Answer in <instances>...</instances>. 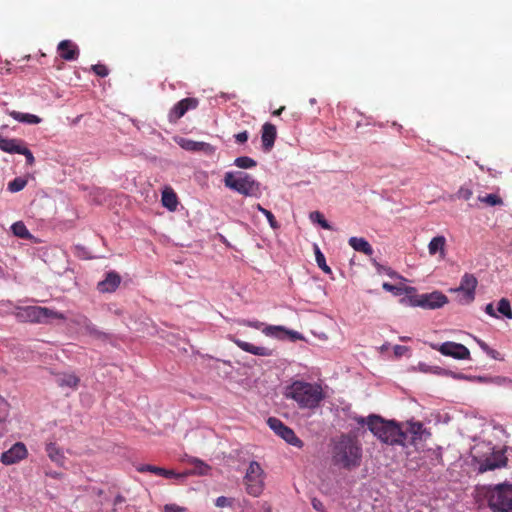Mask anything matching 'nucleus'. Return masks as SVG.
<instances>
[{
    "mask_svg": "<svg viewBox=\"0 0 512 512\" xmlns=\"http://www.w3.org/2000/svg\"><path fill=\"white\" fill-rule=\"evenodd\" d=\"M262 509H263L264 512H271L272 511L271 505L268 504L267 502L262 504Z\"/></svg>",
    "mask_w": 512,
    "mask_h": 512,
    "instance_id": "58",
    "label": "nucleus"
},
{
    "mask_svg": "<svg viewBox=\"0 0 512 512\" xmlns=\"http://www.w3.org/2000/svg\"><path fill=\"white\" fill-rule=\"evenodd\" d=\"M382 287H383L384 290H386L388 292H392L395 295H400L401 292H402V288L401 287H397V286H395L393 284H390L388 282H384Z\"/></svg>",
    "mask_w": 512,
    "mask_h": 512,
    "instance_id": "43",
    "label": "nucleus"
},
{
    "mask_svg": "<svg viewBox=\"0 0 512 512\" xmlns=\"http://www.w3.org/2000/svg\"><path fill=\"white\" fill-rule=\"evenodd\" d=\"M256 209L258 211H260L268 220L270 226L273 228V229H277L279 228V224L275 218V216L272 214L271 211L263 208L260 204H257L256 206Z\"/></svg>",
    "mask_w": 512,
    "mask_h": 512,
    "instance_id": "33",
    "label": "nucleus"
},
{
    "mask_svg": "<svg viewBox=\"0 0 512 512\" xmlns=\"http://www.w3.org/2000/svg\"><path fill=\"white\" fill-rule=\"evenodd\" d=\"M406 435H410V444L416 445L418 442L426 441L431 433L424 427V425L417 421H407L406 423Z\"/></svg>",
    "mask_w": 512,
    "mask_h": 512,
    "instance_id": "15",
    "label": "nucleus"
},
{
    "mask_svg": "<svg viewBox=\"0 0 512 512\" xmlns=\"http://www.w3.org/2000/svg\"><path fill=\"white\" fill-rule=\"evenodd\" d=\"M215 504L217 507H225L229 504V500H228V498H226L224 496H220L216 499Z\"/></svg>",
    "mask_w": 512,
    "mask_h": 512,
    "instance_id": "49",
    "label": "nucleus"
},
{
    "mask_svg": "<svg viewBox=\"0 0 512 512\" xmlns=\"http://www.w3.org/2000/svg\"><path fill=\"white\" fill-rule=\"evenodd\" d=\"M199 101L197 98H184L178 101L169 111L168 119L171 123H176L187 111L196 109Z\"/></svg>",
    "mask_w": 512,
    "mask_h": 512,
    "instance_id": "14",
    "label": "nucleus"
},
{
    "mask_svg": "<svg viewBox=\"0 0 512 512\" xmlns=\"http://www.w3.org/2000/svg\"><path fill=\"white\" fill-rule=\"evenodd\" d=\"M164 477L165 478H183V477H185V474H179V473H176L174 470L165 469Z\"/></svg>",
    "mask_w": 512,
    "mask_h": 512,
    "instance_id": "47",
    "label": "nucleus"
},
{
    "mask_svg": "<svg viewBox=\"0 0 512 512\" xmlns=\"http://www.w3.org/2000/svg\"><path fill=\"white\" fill-rule=\"evenodd\" d=\"M60 57L66 61H73L79 57L78 46L71 40H62L57 47Z\"/></svg>",
    "mask_w": 512,
    "mask_h": 512,
    "instance_id": "19",
    "label": "nucleus"
},
{
    "mask_svg": "<svg viewBox=\"0 0 512 512\" xmlns=\"http://www.w3.org/2000/svg\"><path fill=\"white\" fill-rule=\"evenodd\" d=\"M446 239L444 236H436L431 239L428 245V251L430 255L440 253L441 258L445 255Z\"/></svg>",
    "mask_w": 512,
    "mask_h": 512,
    "instance_id": "25",
    "label": "nucleus"
},
{
    "mask_svg": "<svg viewBox=\"0 0 512 512\" xmlns=\"http://www.w3.org/2000/svg\"><path fill=\"white\" fill-rule=\"evenodd\" d=\"M155 466L150 464H143L137 467V471L140 473L151 472L154 473Z\"/></svg>",
    "mask_w": 512,
    "mask_h": 512,
    "instance_id": "45",
    "label": "nucleus"
},
{
    "mask_svg": "<svg viewBox=\"0 0 512 512\" xmlns=\"http://www.w3.org/2000/svg\"><path fill=\"white\" fill-rule=\"evenodd\" d=\"M406 350H407V347L401 346V345H397L394 348V352L396 355H402Z\"/></svg>",
    "mask_w": 512,
    "mask_h": 512,
    "instance_id": "53",
    "label": "nucleus"
},
{
    "mask_svg": "<svg viewBox=\"0 0 512 512\" xmlns=\"http://www.w3.org/2000/svg\"><path fill=\"white\" fill-rule=\"evenodd\" d=\"M315 258L319 268H321L325 273H331L330 267L326 264L325 256L318 246H315Z\"/></svg>",
    "mask_w": 512,
    "mask_h": 512,
    "instance_id": "32",
    "label": "nucleus"
},
{
    "mask_svg": "<svg viewBox=\"0 0 512 512\" xmlns=\"http://www.w3.org/2000/svg\"><path fill=\"white\" fill-rule=\"evenodd\" d=\"M134 507L128 505L126 506V512H131L133 510Z\"/></svg>",
    "mask_w": 512,
    "mask_h": 512,
    "instance_id": "60",
    "label": "nucleus"
},
{
    "mask_svg": "<svg viewBox=\"0 0 512 512\" xmlns=\"http://www.w3.org/2000/svg\"><path fill=\"white\" fill-rule=\"evenodd\" d=\"M277 130L274 124L266 122L262 126L261 141L264 151L269 152L275 143Z\"/></svg>",
    "mask_w": 512,
    "mask_h": 512,
    "instance_id": "18",
    "label": "nucleus"
},
{
    "mask_svg": "<svg viewBox=\"0 0 512 512\" xmlns=\"http://www.w3.org/2000/svg\"><path fill=\"white\" fill-rule=\"evenodd\" d=\"M286 396L293 399L300 408H317L324 400L325 394L318 383L296 380L287 387Z\"/></svg>",
    "mask_w": 512,
    "mask_h": 512,
    "instance_id": "3",
    "label": "nucleus"
},
{
    "mask_svg": "<svg viewBox=\"0 0 512 512\" xmlns=\"http://www.w3.org/2000/svg\"><path fill=\"white\" fill-rule=\"evenodd\" d=\"M485 496L493 512H512V484L501 483L487 488Z\"/></svg>",
    "mask_w": 512,
    "mask_h": 512,
    "instance_id": "5",
    "label": "nucleus"
},
{
    "mask_svg": "<svg viewBox=\"0 0 512 512\" xmlns=\"http://www.w3.org/2000/svg\"><path fill=\"white\" fill-rule=\"evenodd\" d=\"M364 422H365L364 418H361L360 420H358L359 424H363Z\"/></svg>",
    "mask_w": 512,
    "mask_h": 512,
    "instance_id": "62",
    "label": "nucleus"
},
{
    "mask_svg": "<svg viewBox=\"0 0 512 512\" xmlns=\"http://www.w3.org/2000/svg\"><path fill=\"white\" fill-rule=\"evenodd\" d=\"M55 382L61 388H70L76 390L80 383V378L71 372H60L55 374Z\"/></svg>",
    "mask_w": 512,
    "mask_h": 512,
    "instance_id": "20",
    "label": "nucleus"
},
{
    "mask_svg": "<svg viewBox=\"0 0 512 512\" xmlns=\"http://www.w3.org/2000/svg\"><path fill=\"white\" fill-rule=\"evenodd\" d=\"M229 339L235 343L241 350L256 355L269 357L274 355V350L264 346H255L249 342L243 341L236 338L235 336H229Z\"/></svg>",
    "mask_w": 512,
    "mask_h": 512,
    "instance_id": "17",
    "label": "nucleus"
},
{
    "mask_svg": "<svg viewBox=\"0 0 512 512\" xmlns=\"http://www.w3.org/2000/svg\"><path fill=\"white\" fill-rule=\"evenodd\" d=\"M165 468L155 466L154 474L164 477Z\"/></svg>",
    "mask_w": 512,
    "mask_h": 512,
    "instance_id": "56",
    "label": "nucleus"
},
{
    "mask_svg": "<svg viewBox=\"0 0 512 512\" xmlns=\"http://www.w3.org/2000/svg\"><path fill=\"white\" fill-rule=\"evenodd\" d=\"M121 278L116 272L107 273L104 280L98 283V290L102 293L114 292L120 285Z\"/></svg>",
    "mask_w": 512,
    "mask_h": 512,
    "instance_id": "21",
    "label": "nucleus"
},
{
    "mask_svg": "<svg viewBox=\"0 0 512 512\" xmlns=\"http://www.w3.org/2000/svg\"><path fill=\"white\" fill-rule=\"evenodd\" d=\"M91 70L99 77H106L109 74V70L104 64L92 65Z\"/></svg>",
    "mask_w": 512,
    "mask_h": 512,
    "instance_id": "39",
    "label": "nucleus"
},
{
    "mask_svg": "<svg viewBox=\"0 0 512 512\" xmlns=\"http://www.w3.org/2000/svg\"><path fill=\"white\" fill-rule=\"evenodd\" d=\"M373 265L376 267L378 273H382V272H385L386 274H388L389 276H392L393 275V272L391 271V269L389 267H384L382 266L381 264H379L376 260H373L372 261Z\"/></svg>",
    "mask_w": 512,
    "mask_h": 512,
    "instance_id": "44",
    "label": "nucleus"
},
{
    "mask_svg": "<svg viewBox=\"0 0 512 512\" xmlns=\"http://www.w3.org/2000/svg\"><path fill=\"white\" fill-rule=\"evenodd\" d=\"M125 502V497L118 494L115 498H114V501H113V506L114 508L116 509V507L119 505V504H122Z\"/></svg>",
    "mask_w": 512,
    "mask_h": 512,
    "instance_id": "51",
    "label": "nucleus"
},
{
    "mask_svg": "<svg viewBox=\"0 0 512 512\" xmlns=\"http://www.w3.org/2000/svg\"><path fill=\"white\" fill-rule=\"evenodd\" d=\"M507 462L508 459L505 455V451L493 450L490 455L486 456L479 462V472L484 473L486 471L505 467Z\"/></svg>",
    "mask_w": 512,
    "mask_h": 512,
    "instance_id": "13",
    "label": "nucleus"
},
{
    "mask_svg": "<svg viewBox=\"0 0 512 512\" xmlns=\"http://www.w3.org/2000/svg\"><path fill=\"white\" fill-rule=\"evenodd\" d=\"M234 164L241 169H250L257 165V162L248 156H241L235 159Z\"/></svg>",
    "mask_w": 512,
    "mask_h": 512,
    "instance_id": "31",
    "label": "nucleus"
},
{
    "mask_svg": "<svg viewBox=\"0 0 512 512\" xmlns=\"http://www.w3.org/2000/svg\"><path fill=\"white\" fill-rule=\"evenodd\" d=\"M224 185L247 197H258L261 194L260 183L252 175L242 171L226 172Z\"/></svg>",
    "mask_w": 512,
    "mask_h": 512,
    "instance_id": "4",
    "label": "nucleus"
},
{
    "mask_svg": "<svg viewBox=\"0 0 512 512\" xmlns=\"http://www.w3.org/2000/svg\"><path fill=\"white\" fill-rule=\"evenodd\" d=\"M485 312L491 316V317H494V318H497V314L495 313V310H494V307H493V304L492 303H489L486 305L485 307Z\"/></svg>",
    "mask_w": 512,
    "mask_h": 512,
    "instance_id": "50",
    "label": "nucleus"
},
{
    "mask_svg": "<svg viewBox=\"0 0 512 512\" xmlns=\"http://www.w3.org/2000/svg\"><path fill=\"white\" fill-rule=\"evenodd\" d=\"M24 141L21 139L5 138L0 134V150L10 154H19L24 146Z\"/></svg>",
    "mask_w": 512,
    "mask_h": 512,
    "instance_id": "22",
    "label": "nucleus"
},
{
    "mask_svg": "<svg viewBox=\"0 0 512 512\" xmlns=\"http://www.w3.org/2000/svg\"><path fill=\"white\" fill-rule=\"evenodd\" d=\"M197 462H198L199 464H201L202 466H204L206 469L208 468V466H207L206 464H204V462H202V461H200V460H198Z\"/></svg>",
    "mask_w": 512,
    "mask_h": 512,
    "instance_id": "61",
    "label": "nucleus"
},
{
    "mask_svg": "<svg viewBox=\"0 0 512 512\" xmlns=\"http://www.w3.org/2000/svg\"><path fill=\"white\" fill-rule=\"evenodd\" d=\"M477 343H478L479 347H480L484 352H486V353L488 352V350H489V348H490V347H489V346H488V345H487L483 340L478 339V340H477Z\"/></svg>",
    "mask_w": 512,
    "mask_h": 512,
    "instance_id": "55",
    "label": "nucleus"
},
{
    "mask_svg": "<svg viewBox=\"0 0 512 512\" xmlns=\"http://www.w3.org/2000/svg\"><path fill=\"white\" fill-rule=\"evenodd\" d=\"M27 181L23 178L17 177L8 183V190L10 192H19L26 186Z\"/></svg>",
    "mask_w": 512,
    "mask_h": 512,
    "instance_id": "34",
    "label": "nucleus"
},
{
    "mask_svg": "<svg viewBox=\"0 0 512 512\" xmlns=\"http://www.w3.org/2000/svg\"><path fill=\"white\" fill-rule=\"evenodd\" d=\"M45 451L52 462L58 466H64L66 457L63 450L56 443L50 442L46 444Z\"/></svg>",
    "mask_w": 512,
    "mask_h": 512,
    "instance_id": "23",
    "label": "nucleus"
},
{
    "mask_svg": "<svg viewBox=\"0 0 512 512\" xmlns=\"http://www.w3.org/2000/svg\"><path fill=\"white\" fill-rule=\"evenodd\" d=\"M413 303L415 306H419L425 309H437L447 304L448 298L440 291H433L431 293L418 295L413 300Z\"/></svg>",
    "mask_w": 512,
    "mask_h": 512,
    "instance_id": "10",
    "label": "nucleus"
},
{
    "mask_svg": "<svg viewBox=\"0 0 512 512\" xmlns=\"http://www.w3.org/2000/svg\"><path fill=\"white\" fill-rule=\"evenodd\" d=\"M313 508L319 512H326L323 503L317 498H313L311 501Z\"/></svg>",
    "mask_w": 512,
    "mask_h": 512,
    "instance_id": "46",
    "label": "nucleus"
},
{
    "mask_svg": "<svg viewBox=\"0 0 512 512\" xmlns=\"http://www.w3.org/2000/svg\"><path fill=\"white\" fill-rule=\"evenodd\" d=\"M234 137H235L236 142L245 143L248 140V132L247 131L240 132V133L236 134Z\"/></svg>",
    "mask_w": 512,
    "mask_h": 512,
    "instance_id": "48",
    "label": "nucleus"
},
{
    "mask_svg": "<svg viewBox=\"0 0 512 512\" xmlns=\"http://www.w3.org/2000/svg\"><path fill=\"white\" fill-rule=\"evenodd\" d=\"M19 154L24 155L26 158V163L28 165H33L35 162V158L32 154V152L24 145L23 148L20 150Z\"/></svg>",
    "mask_w": 512,
    "mask_h": 512,
    "instance_id": "41",
    "label": "nucleus"
},
{
    "mask_svg": "<svg viewBox=\"0 0 512 512\" xmlns=\"http://www.w3.org/2000/svg\"><path fill=\"white\" fill-rule=\"evenodd\" d=\"M11 230L13 232V234L19 238H22V239H29L31 237V234L30 232L28 231L27 227L25 226V224L21 221H18V222H15L12 226H11Z\"/></svg>",
    "mask_w": 512,
    "mask_h": 512,
    "instance_id": "29",
    "label": "nucleus"
},
{
    "mask_svg": "<svg viewBox=\"0 0 512 512\" xmlns=\"http://www.w3.org/2000/svg\"><path fill=\"white\" fill-rule=\"evenodd\" d=\"M178 144L187 151H202L209 147L205 142H197L190 139L181 138Z\"/></svg>",
    "mask_w": 512,
    "mask_h": 512,
    "instance_id": "28",
    "label": "nucleus"
},
{
    "mask_svg": "<svg viewBox=\"0 0 512 512\" xmlns=\"http://www.w3.org/2000/svg\"><path fill=\"white\" fill-rule=\"evenodd\" d=\"M497 310L499 313H501L503 316H505L508 319H512V308L510 301L506 298H502L498 302Z\"/></svg>",
    "mask_w": 512,
    "mask_h": 512,
    "instance_id": "30",
    "label": "nucleus"
},
{
    "mask_svg": "<svg viewBox=\"0 0 512 512\" xmlns=\"http://www.w3.org/2000/svg\"><path fill=\"white\" fill-rule=\"evenodd\" d=\"M348 243L355 251L361 252L367 256H371L374 252L372 246L365 238L351 237Z\"/></svg>",
    "mask_w": 512,
    "mask_h": 512,
    "instance_id": "24",
    "label": "nucleus"
},
{
    "mask_svg": "<svg viewBox=\"0 0 512 512\" xmlns=\"http://www.w3.org/2000/svg\"><path fill=\"white\" fill-rule=\"evenodd\" d=\"M9 410V403L0 395V423L6 421L9 416Z\"/></svg>",
    "mask_w": 512,
    "mask_h": 512,
    "instance_id": "36",
    "label": "nucleus"
},
{
    "mask_svg": "<svg viewBox=\"0 0 512 512\" xmlns=\"http://www.w3.org/2000/svg\"><path fill=\"white\" fill-rule=\"evenodd\" d=\"M239 324L243 325V326L255 328L258 330H260V329L262 330L266 326L263 322H260L258 320L250 321V320H245V319L240 320Z\"/></svg>",
    "mask_w": 512,
    "mask_h": 512,
    "instance_id": "40",
    "label": "nucleus"
},
{
    "mask_svg": "<svg viewBox=\"0 0 512 512\" xmlns=\"http://www.w3.org/2000/svg\"><path fill=\"white\" fill-rule=\"evenodd\" d=\"M432 347L444 356H449L458 360L470 359L469 349L460 343L447 341L440 345H433Z\"/></svg>",
    "mask_w": 512,
    "mask_h": 512,
    "instance_id": "11",
    "label": "nucleus"
},
{
    "mask_svg": "<svg viewBox=\"0 0 512 512\" xmlns=\"http://www.w3.org/2000/svg\"><path fill=\"white\" fill-rule=\"evenodd\" d=\"M262 332L268 337H273L280 340H283L286 337H289L292 340L302 339V335L299 332L287 330L284 326L266 325L262 329Z\"/></svg>",
    "mask_w": 512,
    "mask_h": 512,
    "instance_id": "16",
    "label": "nucleus"
},
{
    "mask_svg": "<svg viewBox=\"0 0 512 512\" xmlns=\"http://www.w3.org/2000/svg\"><path fill=\"white\" fill-rule=\"evenodd\" d=\"M478 199L479 201L486 203L490 206L501 205L503 203L502 199L496 194H488L483 197L480 196Z\"/></svg>",
    "mask_w": 512,
    "mask_h": 512,
    "instance_id": "35",
    "label": "nucleus"
},
{
    "mask_svg": "<svg viewBox=\"0 0 512 512\" xmlns=\"http://www.w3.org/2000/svg\"><path fill=\"white\" fill-rule=\"evenodd\" d=\"M117 509L113 508V512H116Z\"/></svg>",
    "mask_w": 512,
    "mask_h": 512,
    "instance_id": "63",
    "label": "nucleus"
},
{
    "mask_svg": "<svg viewBox=\"0 0 512 512\" xmlns=\"http://www.w3.org/2000/svg\"><path fill=\"white\" fill-rule=\"evenodd\" d=\"M15 315L17 319L22 322L32 323H44L48 318L59 320L66 319V316L63 313L41 306L17 307Z\"/></svg>",
    "mask_w": 512,
    "mask_h": 512,
    "instance_id": "6",
    "label": "nucleus"
},
{
    "mask_svg": "<svg viewBox=\"0 0 512 512\" xmlns=\"http://www.w3.org/2000/svg\"><path fill=\"white\" fill-rule=\"evenodd\" d=\"M269 427L281 438H283L287 443L293 445L295 447L301 448L303 446V441L299 439L295 432L286 426L281 420L270 417L267 421Z\"/></svg>",
    "mask_w": 512,
    "mask_h": 512,
    "instance_id": "9",
    "label": "nucleus"
},
{
    "mask_svg": "<svg viewBox=\"0 0 512 512\" xmlns=\"http://www.w3.org/2000/svg\"><path fill=\"white\" fill-rule=\"evenodd\" d=\"M187 509L185 507L179 506L177 504H166L163 507V512H186Z\"/></svg>",
    "mask_w": 512,
    "mask_h": 512,
    "instance_id": "42",
    "label": "nucleus"
},
{
    "mask_svg": "<svg viewBox=\"0 0 512 512\" xmlns=\"http://www.w3.org/2000/svg\"><path fill=\"white\" fill-rule=\"evenodd\" d=\"M244 484L249 495L257 497L264 490V471L257 461H251L244 476Z\"/></svg>",
    "mask_w": 512,
    "mask_h": 512,
    "instance_id": "7",
    "label": "nucleus"
},
{
    "mask_svg": "<svg viewBox=\"0 0 512 512\" xmlns=\"http://www.w3.org/2000/svg\"><path fill=\"white\" fill-rule=\"evenodd\" d=\"M28 449L23 442H16L0 456V462L6 466L14 465L26 459Z\"/></svg>",
    "mask_w": 512,
    "mask_h": 512,
    "instance_id": "12",
    "label": "nucleus"
},
{
    "mask_svg": "<svg viewBox=\"0 0 512 512\" xmlns=\"http://www.w3.org/2000/svg\"><path fill=\"white\" fill-rule=\"evenodd\" d=\"M486 354L489 355L493 359H499V355H500L498 351H496L492 348H489V350Z\"/></svg>",
    "mask_w": 512,
    "mask_h": 512,
    "instance_id": "54",
    "label": "nucleus"
},
{
    "mask_svg": "<svg viewBox=\"0 0 512 512\" xmlns=\"http://www.w3.org/2000/svg\"><path fill=\"white\" fill-rule=\"evenodd\" d=\"M161 201L163 206L168 208L170 211L176 210L178 200L176 193L171 188H166L163 190Z\"/></svg>",
    "mask_w": 512,
    "mask_h": 512,
    "instance_id": "26",
    "label": "nucleus"
},
{
    "mask_svg": "<svg viewBox=\"0 0 512 512\" xmlns=\"http://www.w3.org/2000/svg\"><path fill=\"white\" fill-rule=\"evenodd\" d=\"M477 285V278L473 274L465 273L461 278L459 287L450 289V291L461 294L459 299L460 303L470 304L475 299Z\"/></svg>",
    "mask_w": 512,
    "mask_h": 512,
    "instance_id": "8",
    "label": "nucleus"
},
{
    "mask_svg": "<svg viewBox=\"0 0 512 512\" xmlns=\"http://www.w3.org/2000/svg\"><path fill=\"white\" fill-rule=\"evenodd\" d=\"M47 476H50L52 478H61L62 477V473H59V472H51V473H46Z\"/></svg>",
    "mask_w": 512,
    "mask_h": 512,
    "instance_id": "57",
    "label": "nucleus"
},
{
    "mask_svg": "<svg viewBox=\"0 0 512 512\" xmlns=\"http://www.w3.org/2000/svg\"><path fill=\"white\" fill-rule=\"evenodd\" d=\"M366 424L368 429L381 442L389 445H407V435L395 421H388L378 415H370Z\"/></svg>",
    "mask_w": 512,
    "mask_h": 512,
    "instance_id": "2",
    "label": "nucleus"
},
{
    "mask_svg": "<svg viewBox=\"0 0 512 512\" xmlns=\"http://www.w3.org/2000/svg\"><path fill=\"white\" fill-rule=\"evenodd\" d=\"M285 110V106H281L279 109L273 112L274 116H279Z\"/></svg>",
    "mask_w": 512,
    "mask_h": 512,
    "instance_id": "59",
    "label": "nucleus"
},
{
    "mask_svg": "<svg viewBox=\"0 0 512 512\" xmlns=\"http://www.w3.org/2000/svg\"><path fill=\"white\" fill-rule=\"evenodd\" d=\"M362 447L359 441L350 435H341L332 450V462L346 470H353L360 466Z\"/></svg>",
    "mask_w": 512,
    "mask_h": 512,
    "instance_id": "1",
    "label": "nucleus"
},
{
    "mask_svg": "<svg viewBox=\"0 0 512 512\" xmlns=\"http://www.w3.org/2000/svg\"><path fill=\"white\" fill-rule=\"evenodd\" d=\"M9 115L13 119H15L19 122L27 123V124H39L41 122V118L34 114L21 113L18 111H10Z\"/></svg>",
    "mask_w": 512,
    "mask_h": 512,
    "instance_id": "27",
    "label": "nucleus"
},
{
    "mask_svg": "<svg viewBox=\"0 0 512 512\" xmlns=\"http://www.w3.org/2000/svg\"><path fill=\"white\" fill-rule=\"evenodd\" d=\"M9 65H10V63L8 61H6L5 64L0 67V74L11 73V69H10Z\"/></svg>",
    "mask_w": 512,
    "mask_h": 512,
    "instance_id": "52",
    "label": "nucleus"
},
{
    "mask_svg": "<svg viewBox=\"0 0 512 512\" xmlns=\"http://www.w3.org/2000/svg\"><path fill=\"white\" fill-rule=\"evenodd\" d=\"M473 195V191L470 187L468 186H461L459 188V190L457 191L456 193V196L459 198V199H463V200H469Z\"/></svg>",
    "mask_w": 512,
    "mask_h": 512,
    "instance_id": "38",
    "label": "nucleus"
},
{
    "mask_svg": "<svg viewBox=\"0 0 512 512\" xmlns=\"http://www.w3.org/2000/svg\"><path fill=\"white\" fill-rule=\"evenodd\" d=\"M310 217H311V219L316 220L323 229H326V230L331 229L330 224L328 223V221L324 218V216L320 212H318V211L312 212Z\"/></svg>",
    "mask_w": 512,
    "mask_h": 512,
    "instance_id": "37",
    "label": "nucleus"
}]
</instances>
